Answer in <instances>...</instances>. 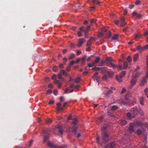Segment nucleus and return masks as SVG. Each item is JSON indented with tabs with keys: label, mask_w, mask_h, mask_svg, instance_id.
<instances>
[{
	"label": "nucleus",
	"mask_w": 148,
	"mask_h": 148,
	"mask_svg": "<svg viewBox=\"0 0 148 148\" xmlns=\"http://www.w3.org/2000/svg\"><path fill=\"white\" fill-rule=\"evenodd\" d=\"M108 125L105 124L101 127L102 141V143L104 144H106L111 138L110 135L107 133L106 132V130L108 128Z\"/></svg>",
	"instance_id": "1"
},
{
	"label": "nucleus",
	"mask_w": 148,
	"mask_h": 148,
	"mask_svg": "<svg viewBox=\"0 0 148 148\" xmlns=\"http://www.w3.org/2000/svg\"><path fill=\"white\" fill-rule=\"evenodd\" d=\"M92 44V42H91L90 39H89L87 42L86 45L87 46H90Z\"/></svg>",
	"instance_id": "28"
},
{
	"label": "nucleus",
	"mask_w": 148,
	"mask_h": 148,
	"mask_svg": "<svg viewBox=\"0 0 148 148\" xmlns=\"http://www.w3.org/2000/svg\"><path fill=\"white\" fill-rule=\"evenodd\" d=\"M140 3V1L139 0H137L136 1L135 3L136 4V5H138Z\"/></svg>",
	"instance_id": "59"
},
{
	"label": "nucleus",
	"mask_w": 148,
	"mask_h": 148,
	"mask_svg": "<svg viewBox=\"0 0 148 148\" xmlns=\"http://www.w3.org/2000/svg\"><path fill=\"white\" fill-rule=\"evenodd\" d=\"M115 144L114 142H112L110 143V145H108L106 146V147H109V148H114L115 147Z\"/></svg>",
	"instance_id": "16"
},
{
	"label": "nucleus",
	"mask_w": 148,
	"mask_h": 148,
	"mask_svg": "<svg viewBox=\"0 0 148 148\" xmlns=\"http://www.w3.org/2000/svg\"><path fill=\"white\" fill-rule=\"evenodd\" d=\"M136 133L137 134L140 135L142 133V131L138 129Z\"/></svg>",
	"instance_id": "38"
},
{
	"label": "nucleus",
	"mask_w": 148,
	"mask_h": 148,
	"mask_svg": "<svg viewBox=\"0 0 148 148\" xmlns=\"http://www.w3.org/2000/svg\"><path fill=\"white\" fill-rule=\"evenodd\" d=\"M134 6V5H130L129 6V8L130 9H132L133 8Z\"/></svg>",
	"instance_id": "64"
},
{
	"label": "nucleus",
	"mask_w": 148,
	"mask_h": 148,
	"mask_svg": "<svg viewBox=\"0 0 148 148\" xmlns=\"http://www.w3.org/2000/svg\"><path fill=\"white\" fill-rule=\"evenodd\" d=\"M60 100L61 101H63L64 100V98L63 97L61 96L60 97Z\"/></svg>",
	"instance_id": "61"
},
{
	"label": "nucleus",
	"mask_w": 148,
	"mask_h": 148,
	"mask_svg": "<svg viewBox=\"0 0 148 148\" xmlns=\"http://www.w3.org/2000/svg\"><path fill=\"white\" fill-rule=\"evenodd\" d=\"M85 41V40L84 38H81L79 39L78 40V42L76 46L78 47H80L82 46L83 43Z\"/></svg>",
	"instance_id": "10"
},
{
	"label": "nucleus",
	"mask_w": 148,
	"mask_h": 148,
	"mask_svg": "<svg viewBox=\"0 0 148 148\" xmlns=\"http://www.w3.org/2000/svg\"><path fill=\"white\" fill-rule=\"evenodd\" d=\"M47 144L49 147L52 148H57L58 147L57 145H55L49 141H48Z\"/></svg>",
	"instance_id": "12"
},
{
	"label": "nucleus",
	"mask_w": 148,
	"mask_h": 148,
	"mask_svg": "<svg viewBox=\"0 0 148 148\" xmlns=\"http://www.w3.org/2000/svg\"><path fill=\"white\" fill-rule=\"evenodd\" d=\"M122 77L119 75H117L115 77L116 79L119 82H121L122 81Z\"/></svg>",
	"instance_id": "19"
},
{
	"label": "nucleus",
	"mask_w": 148,
	"mask_h": 148,
	"mask_svg": "<svg viewBox=\"0 0 148 148\" xmlns=\"http://www.w3.org/2000/svg\"><path fill=\"white\" fill-rule=\"evenodd\" d=\"M119 35L117 34H116L114 35L112 37V38L114 40H116L118 39Z\"/></svg>",
	"instance_id": "26"
},
{
	"label": "nucleus",
	"mask_w": 148,
	"mask_h": 148,
	"mask_svg": "<svg viewBox=\"0 0 148 148\" xmlns=\"http://www.w3.org/2000/svg\"><path fill=\"white\" fill-rule=\"evenodd\" d=\"M126 73V71H122L120 75L119 76L122 77H123L125 75V74Z\"/></svg>",
	"instance_id": "27"
},
{
	"label": "nucleus",
	"mask_w": 148,
	"mask_h": 148,
	"mask_svg": "<svg viewBox=\"0 0 148 148\" xmlns=\"http://www.w3.org/2000/svg\"><path fill=\"white\" fill-rule=\"evenodd\" d=\"M33 142V140H31L29 142V147H31V146L32 145Z\"/></svg>",
	"instance_id": "58"
},
{
	"label": "nucleus",
	"mask_w": 148,
	"mask_h": 148,
	"mask_svg": "<svg viewBox=\"0 0 148 148\" xmlns=\"http://www.w3.org/2000/svg\"><path fill=\"white\" fill-rule=\"evenodd\" d=\"M119 23H120V21L119 20H116V21H114L115 24L116 25H118L119 24Z\"/></svg>",
	"instance_id": "49"
},
{
	"label": "nucleus",
	"mask_w": 148,
	"mask_h": 148,
	"mask_svg": "<svg viewBox=\"0 0 148 148\" xmlns=\"http://www.w3.org/2000/svg\"><path fill=\"white\" fill-rule=\"evenodd\" d=\"M96 139H97V143L99 144L100 143V137H99V136H98L97 138Z\"/></svg>",
	"instance_id": "53"
},
{
	"label": "nucleus",
	"mask_w": 148,
	"mask_h": 148,
	"mask_svg": "<svg viewBox=\"0 0 148 148\" xmlns=\"http://www.w3.org/2000/svg\"><path fill=\"white\" fill-rule=\"evenodd\" d=\"M116 89V88L114 87H111L110 89L108 91L105 93V95L106 96L108 97L111 93H113V90H115Z\"/></svg>",
	"instance_id": "9"
},
{
	"label": "nucleus",
	"mask_w": 148,
	"mask_h": 148,
	"mask_svg": "<svg viewBox=\"0 0 148 148\" xmlns=\"http://www.w3.org/2000/svg\"><path fill=\"white\" fill-rule=\"evenodd\" d=\"M132 58L131 56H129L127 57V60L128 62H131L132 61Z\"/></svg>",
	"instance_id": "30"
},
{
	"label": "nucleus",
	"mask_w": 148,
	"mask_h": 148,
	"mask_svg": "<svg viewBox=\"0 0 148 148\" xmlns=\"http://www.w3.org/2000/svg\"><path fill=\"white\" fill-rule=\"evenodd\" d=\"M100 60V58L99 57H97L96 58L95 61L93 62L95 64H96L98 63L99 62Z\"/></svg>",
	"instance_id": "23"
},
{
	"label": "nucleus",
	"mask_w": 148,
	"mask_h": 148,
	"mask_svg": "<svg viewBox=\"0 0 148 148\" xmlns=\"http://www.w3.org/2000/svg\"><path fill=\"white\" fill-rule=\"evenodd\" d=\"M86 56H84L82 58L80 59L81 61L82 62H84L85 60H86Z\"/></svg>",
	"instance_id": "34"
},
{
	"label": "nucleus",
	"mask_w": 148,
	"mask_h": 148,
	"mask_svg": "<svg viewBox=\"0 0 148 148\" xmlns=\"http://www.w3.org/2000/svg\"><path fill=\"white\" fill-rule=\"evenodd\" d=\"M80 80V78L79 77H77L76 79L75 80V82L76 83H79Z\"/></svg>",
	"instance_id": "41"
},
{
	"label": "nucleus",
	"mask_w": 148,
	"mask_h": 148,
	"mask_svg": "<svg viewBox=\"0 0 148 148\" xmlns=\"http://www.w3.org/2000/svg\"><path fill=\"white\" fill-rule=\"evenodd\" d=\"M127 121L124 120H121L120 123L122 126L125 125L127 123Z\"/></svg>",
	"instance_id": "20"
},
{
	"label": "nucleus",
	"mask_w": 148,
	"mask_h": 148,
	"mask_svg": "<svg viewBox=\"0 0 148 148\" xmlns=\"http://www.w3.org/2000/svg\"><path fill=\"white\" fill-rule=\"evenodd\" d=\"M107 74H105L103 77V79L106 81H108V79L111 78L113 74L110 71H107Z\"/></svg>",
	"instance_id": "6"
},
{
	"label": "nucleus",
	"mask_w": 148,
	"mask_h": 148,
	"mask_svg": "<svg viewBox=\"0 0 148 148\" xmlns=\"http://www.w3.org/2000/svg\"><path fill=\"white\" fill-rule=\"evenodd\" d=\"M98 73L97 72H96L94 74V76L93 77H97V75H98Z\"/></svg>",
	"instance_id": "62"
},
{
	"label": "nucleus",
	"mask_w": 148,
	"mask_h": 148,
	"mask_svg": "<svg viewBox=\"0 0 148 148\" xmlns=\"http://www.w3.org/2000/svg\"><path fill=\"white\" fill-rule=\"evenodd\" d=\"M58 148H66L67 147V145H64L61 146H59L58 145Z\"/></svg>",
	"instance_id": "40"
},
{
	"label": "nucleus",
	"mask_w": 148,
	"mask_h": 148,
	"mask_svg": "<svg viewBox=\"0 0 148 148\" xmlns=\"http://www.w3.org/2000/svg\"><path fill=\"white\" fill-rule=\"evenodd\" d=\"M136 78H133L131 81V86L129 87V88L131 89L136 84Z\"/></svg>",
	"instance_id": "11"
},
{
	"label": "nucleus",
	"mask_w": 148,
	"mask_h": 148,
	"mask_svg": "<svg viewBox=\"0 0 148 148\" xmlns=\"http://www.w3.org/2000/svg\"><path fill=\"white\" fill-rule=\"evenodd\" d=\"M64 75L65 76H67V73L65 72V71L64 70H61L60 73L58 74V79H61L62 78V76Z\"/></svg>",
	"instance_id": "8"
},
{
	"label": "nucleus",
	"mask_w": 148,
	"mask_h": 148,
	"mask_svg": "<svg viewBox=\"0 0 148 148\" xmlns=\"http://www.w3.org/2000/svg\"><path fill=\"white\" fill-rule=\"evenodd\" d=\"M137 113L138 109L137 107H135L131 108L130 112L127 113L126 116L128 118L131 119L134 117Z\"/></svg>",
	"instance_id": "2"
},
{
	"label": "nucleus",
	"mask_w": 148,
	"mask_h": 148,
	"mask_svg": "<svg viewBox=\"0 0 148 148\" xmlns=\"http://www.w3.org/2000/svg\"><path fill=\"white\" fill-rule=\"evenodd\" d=\"M144 50L148 49V45H146L143 47Z\"/></svg>",
	"instance_id": "56"
},
{
	"label": "nucleus",
	"mask_w": 148,
	"mask_h": 148,
	"mask_svg": "<svg viewBox=\"0 0 148 148\" xmlns=\"http://www.w3.org/2000/svg\"><path fill=\"white\" fill-rule=\"evenodd\" d=\"M52 93V91L50 90H48L46 92V93L47 95H50Z\"/></svg>",
	"instance_id": "42"
},
{
	"label": "nucleus",
	"mask_w": 148,
	"mask_h": 148,
	"mask_svg": "<svg viewBox=\"0 0 148 148\" xmlns=\"http://www.w3.org/2000/svg\"><path fill=\"white\" fill-rule=\"evenodd\" d=\"M82 31H78L77 32L78 36L79 37H80L82 36V34L81 33Z\"/></svg>",
	"instance_id": "44"
},
{
	"label": "nucleus",
	"mask_w": 148,
	"mask_h": 148,
	"mask_svg": "<svg viewBox=\"0 0 148 148\" xmlns=\"http://www.w3.org/2000/svg\"><path fill=\"white\" fill-rule=\"evenodd\" d=\"M75 57V55L74 54H73V53H72L71 54L69 58V59L70 60H71V59H73V58H74Z\"/></svg>",
	"instance_id": "37"
},
{
	"label": "nucleus",
	"mask_w": 148,
	"mask_h": 148,
	"mask_svg": "<svg viewBox=\"0 0 148 148\" xmlns=\"http://www.w3.org/2000/svg\"><path fill=\"white\" fill-rule=\"evenodd\" d=\"M91 25L87 26L86 28L82 26L79 28V30L82 31H83L84 33H88V32L90 30V28Z\"/></svg>",
	"instance_id": "7"
},
{
	"label": "nucleus",
	"mask_w": 148,
	"mask_h": 148,
	"mask_svg": "<svg viewBox=\"0 0 148 148\" xmlns=\"http://www.w3.org/2000/svg\"><path fill=\"white\" fill-rule=\"evenodd\" d=\"M59 67L61 69H62L64 68V66L62 64H60L59 66Z\"/></svg>",
	"instance_id": "51"
},
{
	"label": "nucleus",
	"mask_w": 148,
	"mask_h": 148,
	"mask_svg": "<svg viewBox=\"0 0 148 148\" xmlns=\"http://www.w3.org/2000/svg\"><path fill=\"white\" fill-rule=\"evenodd\" d=\"M140 36V35L139 33L136 34L135 36L136 38H139Z\"/></svg>",
	"instance_id": "46"
},
{
	"label": "nucleus",
	"mask_w": 148,
	"mask_h": 148,
	"mask_svg": "<svg viewBox=\"0 0 148 148\" xmlns=\"http://www.w3.org/2000/svg\"><path fill=\"white\" fill-rule=\"evenodd\" d=\"M108 38H110L111 36V33L110 31L108 32Z\"/></svg>",
	"instance_id": "54"
},
{
	"label": "nucleus",
	"mask_w": 148,
	"mask_h": 148,
	"mask_svg": "<svg viewBox=\"0 0 148 148\" xmlns=\"http://www.w3.org/2000/svg\"><path fill=\"white\" fill-rule=\"evenodd\" d=\"M129 130L131 132H133L134 130L133 125V124H130L129 127Z\"/></svg>",
	"instance_id": "22"
},
{
	"label": "nucleus",
	"mask_w": 148,
	"mask_h": 148,
	"mask_svg": "<svg viewBox=\"0 0 148 148\" xmlns=\"http://www.w3.org/2000/svg\"><path fill=\"white\" fill-rule=\"evenodd\" d=\"M53 69L54 72H57L58 69V66H54L53 68Z\"/></svg>",
	"instance_id": "29"
},
{
	"label": "nucleus",
	"mask_w": 148,
	"mask_h": 148,
	"mask_svg": "<svg viewBox=\"0 0 148 148\" xmlns=\"http://www.w3.org/2000/svg\"><path fill=\"white\" fill-rule=\"evenodd\" d=\"M95 64H94V63L93 62H92V64L91 63H89L88 64V66L86 67V68H85V70H86L87 69V68H88V67H92L93 66H95Z\"/></svg>",
	"instance_id": "25"
},
{
	"label": "nucleus",
	"mask_w": 148,
	"mask_h": 148,
	"mask_svg": "<svg viewBox=\"0 0 148 148\" xmlns=\"http://www.w3.org/2000/svg\"><path fill=\"white\" fill-rule=\"evenodd\" d=\"M71 69V67L70 66H68L66 68V70L67 71H69Z\"/></svg>",
	"instance_id": "55"
},
{
	"label": "nucleus",
	"mask_w": 148,
	"mask_h": 148,
	"mask_svg": "<svg viewBox=\"0 0 148 148\" xmlns=\"http://www.w3.org/2000/svg\"><path fill=\"white\" fill-rule=\"evenodd\" d=\"M92 78L94 79V80H96L98 83H99V82L100 78L98 76L95 77H92Z\"/></svg>",
	"instance_id": "31"
},
{
	"label": "nucleus",
	"mask_w": 148,
	"mask_h": 148,
	"mask_svg": "<svg viewBox=\"0 0 148 148\" xmlns=\"http://www.w3.org/2000/svg\"><path fill=\"white\" fill-rule=\"evenodd\" d=\"M127 9H125L124 12V15H126L127 14Z\"/></svg>",
	"instance_id": "63"
},
{
	"label": "nucleus",
	"mask_w": 148,
	"mask_h": 148,
	"mask_svg": "<svg viewBox=\"0 0 148 148\" xmlns=\"http://www.w3.org/2000/svg\"><path fill=\"white\" fill-rule=\"evenodd\" d=\"M143 101H144V99L143 97L140 98V103L142 105H143L144 104V103Z\"/></svg>",
	"instance_id": "32"
},
{
	"label": "nucleus",
	"mask_w": 148,
	"mask_h": 148,
	"mask_svg": "<svg viewBox=\"0 0 148 148\" xmlns=\"http://www.w3.org/2000/svg\"><path fill=\"white\" fill-rule=\"evenodd\" d=\"M57 128L59 129V133L61 134L62 135L63 134V131L62 127L61 125H58L57 126Z\"/></svg>",
	"instance_id": "14"
},
{
	"label": "nucleus",
	"mask_w": 148,
	"mask_h": 148,
	"mask_svg": "<svg viewBox=\"0 0 148 148\" xmlns=\"http://www.w3.org/2000/svg\"><path fill=\"white\" fill-rule=\"evenodd\" d=\"M88 47L86 48V51L88 52L90 51L91 50V48L90 47V46H88Z\"/></svg>",
	"instance_id": "43"
},
{
	"label": "nucleus",
	"mask_w": 148,
	"mask_h": 148,
	"mask_svg": "<svg viewBox=\"0 0 148 148\" xmlns=\"http://www.w3.org/2000/svg\"><path fill=\"white\" fill-rule=\"evenodd\" d=\"M49 137V134H47V135H45L44 137V142H45L48 140Z\"/></svg>",
	"instance_id": "24"
},
{
	"label": "nucleus",
	"mask_w": 148,
	"mask_h": 148,
	"mask_svg": "<svg viewBox=\"0 0 148 148\" xmlns=\"http://www.w3.org/2000/svg\"><path fill=\"white\" fill-rule=\"evenodd\" d=\"M128 66V64L127 62L126 61H125L124 62L123 64V66H122L121 64H120L118 65H117V68L119 69L122 70L123 69H126Z\"/></svg>",
	"instance_id": "5"
},
{
	"label": "nucleus",
	"mask_w": 148,
	"mask_h": 148,
	"mask_svg": "<svg viewBox=\"0 0 148 148\" xmlns=\"http://www.w3.org/2000/svg\"><path fill=\"white\" fill-rule=\"evenodd\" d=\"M121 26H125L126 24V22L125 21V18L123 17H121Z\"/></svg>",
	"instance_id": "13"
},
{
	"label": "nucleus",
	"mask_w": 148,
	"mask_h": 148,
	"mask_svg": "<svg viewBox=\"0 0 148 148\" xmlns=\"http://www.w3.org/2000/svg\"><path fill=\"white\" fill-rule=\"evenodd\" d=\"M72 120L73 121L72 122V123L73 124V126L72 127H70L69 129H71V132L74 134L75 135H76L78 128V127L77 125V121L76 118H73Z\"/></svg>",
	"instance_id": "3"
},
{
	"label": "nucleus",
	"mask_w": 148,
	"mask_h": 148,
	"mask_svg": "<svg viewBox=\"0 0 148 148\" xmlns=\"http://www.w3.org/2000/svg\"><path fill=\"white\" fill-rule=\"evenodd\" d=\"M81 53V51H79V50H77V51L76 55L78 56Z\"/></svg>",
	"instance_id": "57"
},
{
	"label": "nucleus",
	"mask_w": 148,
	"mask_h": 148,
	"mask_svg": "<svg viewBox=\"0 0 148 148\" xmlns=\"http://www.w3.org/2000/svg\"><path fill=\"white\" fill-rule=\"evenodd\" d=\"M97 21V20L95 19H91L90 20V23H94V22H95L96 21Z\"/></svg>",
	"instance_id": "47"
},
{
	"label": "nucleus",
	"mask_w": 148,
	"mask_h": 148,
	"mask_svg": "<svg viewBox=\"0 0 148 148\" xmlns=\"http://www.w3.org/2000/svg\"><path fill=\"white\" fill-rule=\"evenodd\" d=\"M49 78L47 77H45L44 78L45 81L46 82H48L49 81Z\"/></svg>",
	"instance_id": "48"
},
{
	"label": "nucleus",
	"mask_w": 148,
	"mask_h": 148,
	"mask_svg": "<svg viewBox=\"0 0 148 148\" xmlns=\"http://www.w3.org/2000/svg\"><path fill=\"white\" fill-rule=\"evenodd\" d=\"M137 49L138 50L139 52L140 53H142L143 51L144 50L143 47H142L140 45L137 46Z\"/></svg>",
	"instance_id": "15"
},
{
	"label": "nucleus",
	"mask_w": 148,
	"mask_h": 148,
	"mask_svg": "<svg viewBox=\"0 0 148 148\" xmlns=\"http://www.w3.org/2000/svg\"><path fill=\"white\" fill-rule=\"evenodd\" d=\"M67 60V59L65 58H64L63 59V62L64 64H66V62Z\"/></svg>",
	"instance_id": "50"
},
{
	"label": "nucleus",
	"mask_w": 148,
	"mask_h": 148,
	"mask_svg": "<svg viewBox=\"0 0 148 148\" xmlns=\"http://www.w3.org/2000/svg\"><path fill=\"white\" fill-rule=\"evenodd\" d=\"M45 122L47 124H49L52 122V121L50 119H48L46 120Z\"/></svg>",
	"instance_id": "33"
},
{
	"label": "nucleus",
	"mask_w": 148,
	"mask_h": 148,
	"mask_svg": "<svg viewBox=\"0 0 148 148\" xmlns=\"http://www.w3.org/2000/svg\"><path fill=\"white\" fill-rule=\"evenodd\" d=\"M57 110H58L60 111V110H63V107L61 108L60 107L61 104L60 103H57Z\"/></svg>",
	"instance_id": "18"
},
{
	"label": "nucleus",
	"mask_w": 148,
	"mask_h": 148,
	"mask_svg": "<svg viewBox=\"0 0 148 148\" xmlns=\"http://www.w3.org/2000/svg\"><path fill=\"white\" fill-rule=\"evenodd\" d=\"M101 72L102 73H104L107 72V70L106 69L104 68H102L101 69Z\"/></svg>",
	"instance_id": "35"
},
{
	"label": "nucleus",
	"mask_w": 148,
	"mask_h": 148,
	"mask_svg": "<svg viewBox=\"0 0 148 148\" xmlns=\"http://www.w3.org/2000/svg\"><path fill=\"white\" fill-rule=\"evenodd\" d=\"M147 74H146V76L147 77L148 76V55L147 56Z\"/></svg>",
	"instance_id": "39"
},
{
	"label": "nucleus",
	"mask_w": 148,
	"mask_h": 148,
	"mask_svg": "<svg viewBox=\"0 0 148 148\" xmlns=\"http://www.w3.org/2000/svg\"><path fill=\"white\" fill-rule=\"evenodd\" d=\"M57 78V75H54L51 77V79L53 80H55Z\"/></svg>",
	"instance_id": "45"
},
{
	"label": "nucleus",
	"mask_w": 148,
	"mask_h": 148,
	"mask_svg": "<svg viewBox=\"0 0 148 148\" xmlns=\"http://www.w3.org/2000/svg\"><path fill=\"white\" fill-rule=\"evenodd\" d=\"M54 82L55 84H58L60 83V81L58 80H55Z\"/></svg>",
	"instance_id": "52"
},
{
	"label": "nucleus",
	"mask_w": 148,
	"mask_h": 148,
	"mask_svg": "<svg viewBox=\"0 0 148 148\" xmlns=\"http://www.w3.org/2000/svg\"><path fill=\"white\" fill-rule=\"evenodd\" d=\"M106 62V60H102L99 63V64L98 65L99 66H103L105 65V63Z\"/></svg>",
	"instance_id": "21"
},
{
	"label": "nucleus",
	"mask_w": 148,
	"mask_h": 148,
	"mask_svg": "<svg viewBox=\"0 0 148 148\" xmlns=\"http://www.w3.org/2000/svg\"><path fill=\"white\" fill-rule=\"evenodd\" d=\"M139 58V55L138 53L135 54L133 57V60L134 62H136L138 60Z\"/></svg>",
	"instance_id": "17"
},
{
	"label": "nucleus",
	"mask_w": 148,
	"mask_h": 148,
	"mask_svg": "<svg viewBox=\"0 0 148 148\" xmlns=\"http://www.w3.org/2000/svg\"><path fill=\"white\" fill-rule=\"evenodd\" d=\"M106 62H107L109 63L110 67H112L113 68H116L117 66V65L112 63V62L114 61V60L111 57H108L106 58Z\"/></svg>",
	"instance_id": "4"
},
{
	"label": "nucleus",
	"mask_w": 148,
	"mask_h": 148,
	"mask_svg": "<svg viewBox=\"0 0 148 148\" xmlns=\"http://www.w3.org/2000/svg\"><path fill=\"white\" fill-rule=\"evenodd\" d=\"M118 108V107L116 106H113L111 108V109L112 110H117Z\"/></svg>",
	"instance_id": "36"
},
{
	"label": "nucleus",
	"mask_w": 148,
	"mask_h": 148,
	"mask_svg": "<svg viewBox=\"0 0 148 148\" xmlns=\"http://www.w3.org/2000/svg\"><path fill=\"white\" fill-rule=\"evenodd\" d=\"M48 87L49 88H52L53 87L52 85L51 84H49L48 85Z\"/></svg>",
	"instance_id": "60"
}]
</instances>
